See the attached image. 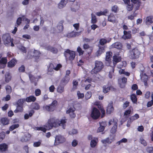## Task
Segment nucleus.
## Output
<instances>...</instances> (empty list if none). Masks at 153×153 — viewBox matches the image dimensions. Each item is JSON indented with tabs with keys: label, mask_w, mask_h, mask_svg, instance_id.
Wrapping results in <instances>:
<instances>
[{
	"label": "nucleus",
	"mask_w": 153,
	"mask_h": 153,
	"mask_svg": "<svg viewBox=\"0 0 153 153\" xmlns=\"http://www.w3.org/2000/svg\"><path fill=\"white\" fill-rule=\"evenodd\" d=\"M36 129L37 130L41 131L45 133L46 131V130H47V128L45 127H36Z\"/></svg>",
	"instance_id": "nucleus-42"
},
{
	"label": "nucleus",
	"mask_w": 153,
	"mask_h": 153,
	"mask_svg": "<svg viewBox=\"0 0 153 153\" xmlns=\"http://www.w3.org/2000/svg\"><path fill=\"white\" fill-rule=\"evenodd\" d=\"M25 67L24 65H22L19 68V70L20 72H23L25 71Z\"/></svg>",
	"instance_id": "nucleus-62"
},
{
	"label": "nucleus",
	"mask_w": 153,
	"mask_h": 153,
	"mask_svg": "<svg viewBox=\"0 0 153 153\" xmlns=\"http://www.w3.org/2000/svg\"><path fill=\"white\" fill-rule=\"evenodd\" d=\"M5 135L4 132H2L0 133V142L4 138Z\"/></svg>",
	"instance_id": "nucleus-59"
},
{
	"label": "nucleus",
	"mask_w": 153,
	"mask_h": 153,
	"mask_svg": "<svg viewBox=\"0 0 153 153\" xmlns=\"http://www.w3.org/2000/svg\"><path fill=\"white\" fill-rule=\"evenodd\" d=\"M94 139L91 140L90 142V146L92 148H94L96 146L98 141L97 138H94Z\"/></svg>",
	"instance_id": "nucleus-22"
},
{
	"label": "nucleus",
	"mask_w": 153,
	"mask_h": 153,
	"mask_svg": "<svg viewBox=\"0 0 153 153\" xmlns=\"http://www.w3.org/2000/svg\"><path fill=\"white\" fill-rule=\"evenodd\" d=\"M114 67H112V69L109 72V74H108V76L111 79L112 77L113 74L114 73Z\"/></svg>",
	"instance_id": "nucleus-51"
},
{
	"label": "nucleus",
	"mask_w": 153,
	"mask_h": 153,
	"mask_svg": "<svg viewBox=\"0 0 153 153\" xmlns=\"http://www.w3.org/2000/svg\"><path fill=\"white\" fill-rule=\"evenodd\" d=\"M141 79L142 82H144L145 86H147L148 85V76L146 74H140Z\"/></svg>",
	"instance_id": "nucleus-17"
},
{
	"label": "nucleus",
	"mask_w": 153,
	"mask_h": 153,
	"mask_svg": "<svg viewBox=\"0 0 153 153\" xmlns=\"http://www.w3.org/2000/svg\"><path fill=\"white\" fill-rule=\"evenodd\" d=\"M77 133V131L76 129H73L71 131L69 132V133L70 134H76Z\"/></svg>",
	"instance_id": "nucleus-63"
},
{
	"label": "nucleus",
	"mask_w": 153,
	"mask_h": 153,
	"mask_svg": "<svg viewBox=\"0 0 153 153\" xmlns=\"http://www.w3.org/2000/svg\"><path fill=\"white\" fill-rule=\"evenodd\" d=\"M100 111L96 108L93 107L91 114V117L94 120H97L99 118L100 116Z\"/></svg>",
	"instance_id": "nucleus-7"
},
{
	"label": "nucleus",
	"mask_w": 153,
	"mask_h": 153,
	"mask_svg": "<svg viewBox=\"0 0 153 153\" xmlns=\"http://www.w3.org/2000/svg\"><path fill=\"white\" fill-rule=\"evenodd\" d=\"M42 140H39L38 141L35 142L33 143V146L34 147H38L40 146Z\"/></svg>",
	"instance_id": "nucleus-39"
},
{
	"label": "nucleus",
	"mask_w": 153,
	"mask_h": 153,
	"mask_svg": "<svg viewBox=\"0 0 153 153\" xmlns=\"http://www.w3.org/2000/svg\"><path fill=\"white\" fill-rule=\"evenodd\" d=\"M65 3L63 2L62 1H60V2L59 3L58 5V7L59 8H62L64 7L66 4L65 3Z\"/></svg>",
	"instance_id": "nucleus-53"
},
{
	"label": "nucleus",
	"mask_w": 153,
	"mask_h": 153,
	"mask_svg": "<svg viewBox=\"0 0 153 153\" xmlns=\"http://www.w3.org/2000/svg\"><path fill=\"white\" fill-rule=\"evenodd\" d=\"M23 53H26L28 51L27 56L25 58V60H28L34 58L35 61L38 62L41 55V53L40 51L35 50L34 48H19Z\"/></svg>",
	"instance_id": "nucleus-1"
},
{
	"label": "nucleus",
	"mask_w": 153,
	"mask_h": 153,
	"mask_svg": "<svg viewBox=\"0 0 153 153\" xmlns=\"http://www.w3.org/2000/svg\"><path fill=\"white\" fill-rule=\"evenodd\" d=\"M9 121L10 120L7 118L3 117L1 119V123L4 126L8 125Z\"/></svg>",
	"instance_id": "nucleus-25"
},
{
	"label": "nucleus",
	"mask_w": 153,
	"mask_h": 153,
	"mask_svg": "<svg viewBox=\"0 0 153 153\" xmlns=\"http://www.w3.org/2000/svg\"><path fill=\"white\" fill-rule=\"evenodd\" d=\"M31 108L33 110H38L40 108V106L38 103L35 102L32 103L30 105Z\"/></svg>",
	"instance_id": "nucleus-19"
},
{
	"label": "nucleus",
	"mask_w": 153,
	"mask_h": 153,
	"mask_svg": "<svg viewBox=\"0 0 153 153\" xmlns=\"http://www.w3.org/2000/svg\"><path fill=\"white\" fill-rule=\"evenodd\" d=\"M114 110L112 103H109L106 109V113L107 114H110L113 112Z\"/></svg>",
	"instance_id": "nucleus-14"
},
{
	"label": "nucleus",
	"mask_w": 153,
	"mask_h": 153,
	"mask_svg": "<svg viewBox=\"0 0 153 153\" xmlns=\"http://www.w3.org/2000/svg\"><path fill=\"white\" fill-rule=\"evenodd\" d=\"M112 56V52L109 51L106 53L105 57V60L108 61L110 65V63L111 62V57Z\"/></svg>",
	"instance_id": "nucleus-18"
},
{
	"label": "nucleus",
	"mask_w": 153,
	"mask_h": 153,
	"mask_svg": "<svg viewBox=\"0 0 153 153\" xmlns=\"http://www.w3.org/2000/svg\"><path fill=\"white\" fill-rule=\"evenodd\" d=\"M108 21L113 23L117 22V19L116 15L112 13H110L108 16Z\"/></svg>",
	"instance_id": "nucleus-10"
},
{
	"label": "nucleus",
	"mask_w": 153,
	"mask_h": 153,
	"mask_svg": "<svg viewBox=\"0 0 153 153\" xmlns=\"http://www.w3.org/2000/svg\"><path fill=\"white\" fill-rule=\"evenodd\" d=\"M127 140L126 138H123L117 142L116 143V144L117 145H120L121 143H126L127 142Z\"/></svg>",
	"instance_id": "nucleus-43"
},
{
	"label": "nucleus",
	"mask_w": 153,
	"mask_h": 153,
	"mask_svg": "<svg viewBox=\"0 0 153 153\" xmlns=\"http://www.w3.org/2000/svg\"><path fill=\"white\" fill-rule=\"evenodd\" d=\"M131 99L134 103H136L137 102V98L135 94H132L131 96Z\"/></svg>",
	"instance_id": "nucleus-40"
},
{
	"label": "nucleus",
	"mask_w": 153,
	"mask_h": 153,
	"mask_svg": "<svg viewBox=\"0 0 153 153\" xmlns=\"http://www.w3.org/2000/svg\"><path fill=\"white\" fill-rule=\"evenodd\" d=\"M102 92L104 94L107 93L109 92L110 90L115 91L116 90V88L109 83L104 85L102 86Z\"/></svg>",
	"instance_id": "nucleus-8"
},
{
	"label": "nucleus",
	"mask_w": 153,
	"mask_h": 153,
	"mask_svg": "<svg viewBox=\"0 0 153 153\" xmlns=\"http://www.w3.org/2000/svg\"><path fill=\"white\" fill-rule=\"evenodd\" d=\"M92 96L91 92V91H88L85 95V98L86 100L90 99Z\"/></svg>",
	"instance_id": "nucleus-44"
},
{
	"label": "nucleus",
	"mask_w": 153,
	"mask_h": 153,
	"mask_svg": "<svg viewBox=\"0 0 153 153\" xmlns=\"http://www.w3.org/2000/svg\"><path fill=\"white\" fill-rule=\"evenodd\" d=\"M131 37V31H127L124 30L123 31V35L122 36V38L126 40L127 39H130Z\"/></svg>",
	"instance_id": "nucleus-12"
},
{
	"label": "nucleus",
	"mask_w": 153,
	"mask_h": 153,
	"mask_svg": "<svg viewBox=\"0 0 153 153\" xmlns=\"http://www.w3.org/2000/svg\"><path fill=\"white\" fill-rule=\"evenodd\" d=\"M95 67L93 68L91 73L93 74H96L100 72L104 67L103 63L101 61L96 60L95 62Z\"/></svg>",
	"instance_id": "nucleus-3"
},
{
	"label": "nucleus",
	"mask_w": 153,
	"mask_h": 153,
	"mask_svg": "<svg viewBox=\"0 0 153 153\" xmlns=\"http://www.w3.org/2000/svg\"><path fill=\"white\" fill-rule=\"evenodd\" d=\"M2 39L5 45L8 44L11 42V37L9 34H6L3 35Z\"/></svg>",
	"instance_id": "nucleus-11"
},
{
	"label": "nucleus",
	"mask_w": 153,
	"mask_h": 153,
	"mask_svg": "<svg viewBox=\"0 0 153 153\" xmlns=\"http://www.w3.org/2000/svg\"><path fill=\"white\" fill-rule=\"evenodd\" d=\"M79 35V33L76 32L74 31H72L70 33H67L66 35L68 38H71L75 36Z\"/></svg>",
	"instance_id": "nucleus-27"
},
{
	"label": "nucleus",
	"mask_w": 153,
	"mask_h": 153,
	"mask_svg": "<svg viewBox=\"0 0 153 153\" xmlns=\"http://www.w3.org/2000/svg\"><path fill=\"white\" fill-rule=\"evenodd\" d=\"M62 23V22H59L57 26V27L59 30V32H61L63 30V27Z\"/></svg>",
	"instance_id": "nucleus-47"
},
{
	"label": "nucleus",
	"mask_w": 153,
	"mask_h": 153,
	"mask_svg": "<svg viewBox=\"0 0 153 153\" xmlns=\"http://www.w3.org/2000/svg\"><path fill=\"white\" fill-rule=\"evenodd\" d=\"M97 22V19L96 16L93 13L91 14V23L93 24L96 23Z\"/></svg>",
	"instance_id": "nucleus-33"
},
{
	"label": "nucleus",
	"mask_w": 153,
	"mask_h": 153,
	"mask_svg": "<svg viewBox=\"0 0 153 153\" xmlns=\"http://www.w3.org/2000/svg\"><path fill=\"white\" fill-rule=\"evenodd\" d=\"M77 95L78 99H82L84 97V94L83 93H81L79 91H77Z\"/></svg>",
	"instance_id": "nucleus-58"
},
{
	"label": "nucleus",
	"mask_w": 153,
	"mask_h": 153,
	"mask_svg": "<svg viewBox=\"0 0 153 153\" xmlns=\"http://www.w3.org/2000/svg\"><path fill=\"white\" fill-rule=\"evenodd\" d=\"M11 79V76L9 74H7L5 76V81L7 82H9Z\"/></svg>",
	"instance_id": "nucleus-56"
},
{
	"label": "nucleus",
	"mask_w": 153,
	"mask_h": 153,
	"mask_svg": "<svg viewBox=\"0 0 153 153\" xmlns=\"http://www.w3.org/2000/svg\"><path fill=\"white\" fill-rule=\"evenodd\" d=\"M121 56H117L114 55L113 56V61L114 64V66L112 67H115L117 63L121 61Z\"/></svg>",
	"instance_id": "nucleus-15"
},
{
	"label": "nucleus",
	"mask_w": 153,
	"mask_h": 153,
	"mask_svg": "<svg viewBox=\"0 0 153 153\" xmlns=\"http://www.w3.org/2000/svg\"><path fill=\"white\" fill-rule=\"evenodd\" d=\"M111 10L115 13H117L119 10L118 7L117 5H114L111 7Z\"/></svg>",
	"instance_id": "nucleus-34"
},
{
	"label": "nucleus",
	"mask_w": 153,
	"mask_h": 153,
	"mask_svg": "<svg viewBox=\"0 0 153 153\" xmlns=\"http://www.w3.org/2000/svg\"><path fill=\"white\" fill-rule=\"evenodd\" d=\"M153 105V100H151L150 101H149L147 103V107H149L152 106Z\"/></svg>",
	"instance_id": "nucleus-64"
},
{
	"label": "nucleus",
	"mask_w": 153,
	"mask_h": 153,
	"mask_svg": "<svg viewBox=\"0 0 153 153\" xmlns=\"http://www.w3.org/2000/svg\"><path fill=\"white\" fill-rule=\"evenodd\" d=\"M19 126V125L18 124H15L12 125L9 127V130L10 131H12L14 129L18 128Z\"/></svg>",
	"instance_id": "nucleus-37"
},
{
	"label": "nucleus",
	"mask_w": 153,
	"mask_h": 153,
	"mask_svg": "<svg viewBox=\"0 0 153 153\" xmlns=\"http://www.w3.org/2000/svg\"><path fill=\"white\" fill-rule=\"evenodd\" d=\"M108 10L105 9L103 11H100L97 12L96 13V14L98 16H100L102 15H106V14L108 13Z\"/></svg>",
	"instance_id": "nucleus-28"
},
{
	"label": "nucleus",
	"mask_w": 153,
	"mask_h": 153,
	"mask_svg": "<svg viewBox=\"0 0 153 153\" xmlns=\"http://www.w3.org/2000/svg\"><path fill=\"white\" fill-rule=\"evenodd\" d=\"M23 106L17 105L16 108L14 111L15 113L22 112L23 111Z\"/></svg>",
	"instance_id": "nucleus-32"
},
{
	"label": "nucleus",
	"mask_w": 153,
	"mask_h": 153,
	"mask_svg": "<svg viewBox=\"0 0 153 153\" xmlns=\"http://www.w3.org/2000/svg\"><path fill=\"white\" fill-rule=\"evenodd\" d=\"M117 120L116 122L115 121V123L114 125V126L111 128V133L114 134L117 131Z\"/></svg>",
	"instance_id": "nucleus-31"
},
{
	"label": "nucleus",
	"mask_w": 153,
	"mask_h": 153,
	"mask_svg": "<svg viewBox=\"0 0 153 153\" xmlns=\"http://www.w3.org/2000/svg\"><path fill=\"white\" fill-rule=\"evenodd\" d=\"M26 101L25 99H19L17 102V105L23 106L24 102Z\"/></svg>",
	"instance_id": "nucleus-35"
},
{
	"label": "nucleus",
	"mask_w": 153,
	"mask_h": 153,
	"mask_svg": "<svg viewBox=\"0 0 153 153\" xmlns=\"http://www.w3.org/2000/svg\"><path fill=\"white\" fill-rule=\"evenodd\" d=\"M5 89L7 94H10L12 92V88L11 87L7 85L6 86Z\"/></svg>",
	"instance_id": "nucleus-52"
},
{
	"label": "nucleus",
	"mask_w": 153,
	"mask_h": 153,
	"mask_svg": "<svg viewBox=\"0 0 153 153\" xmlns=\"http://www.w3.org/2000/svg\"><path fill=\"white\" fill-rule=\"evenodd\" d=\"M65 139L64 137L61 135H56L55 137L54 144L57 145L63 143L65 141Z\"/></svg>",
	"instance_id": "nucleus-9"
},
{
	"label": "nucleus",
	"mask_w": 153,
	"mask_h": 153,
	"mask_svg": "<svg viewBox=\"0 0 153 153\" xmlns=\"http://www.w3.org/2000/svg\"><path fill=\"white\" fill-rule=\"evenodd\" d=\"M104 123H105L103 121L100 122V126L98 128L97 130V132H102L104 131L105 129L104 125V126H102V124H104Z\"/></svg>",
	"instance_id": "nucleus-30"
},
{
	"label": "nucleus",
	"mask_w": 153,
	"mask_h": 153,
	"mask_svg": "<svg viewBox=\"0 0 153 153\" xmlns=\"http://www.w3.org/2000/svg\"><path fill=\"white\" fill-rule=\"evenodd\" d=\"M114 48H120L122 47V44L119 42H117L112 45Z\"/></svg>",
	"instance_id": "nucleus-36"
},
{
	"label": "nucleus",
	"mask_w": 153,
	"mask_h": 153,
	"mask_svg": "<svg viewBox=\"0 0 153 153\" xmlns=\"http://www.w3.org/2000/svg\"><path fill=\"white\" fill-rule=\"evenodd\" d=\"M30 80L31 83H33L34 81H36V78H35L33 76L31 75L29 76Z\"/></svg>",
	"instance_id": "nucleus-61"
},
{
	"label": "nucleus",
	"mask_w": 153,
	"mask_h": 153,
	"mask_svg": "<svg viewBox=\"0 0 153 153\" xmlns=\"http://www.w3.org/2000/svg\"><path fill=\"white\" fill-rule=\"evenodd\" d=\"M7 62V60L6 57H2L0 60V64L5 65Z\"/></svg>",
	"instance_id": "nucleus-45"
},
{
	"label": "nucleus",
	"mask_w": 153,
	"mask_h": 153,
	"mask_svg": "<svg viewBox=\"0 0 153 153\" xmlns=\"http://www.w3.org/2000/svg\"><path fill=\"white\" fill-rule=\"evenodd\" d=\"M41 91L39 88L36 89L35 91V94L36 96H38L41 94Z\"/></svg>",
	"instance_id": "nucleus-55"
},
{
	"label": "nucleus",
	"mask_w": 153,
	"mask_h": 153,
	"mask_svg": "<svg viewBox=\"0 0 153 153\" xmlns=\"http://www.w3.org/2000/svg\"><path fill=\"white\" fill-rule=\"evenodd\" d=\"M8 146L5 143L0 144V152L3 153L7 151L8 150Z\"/></svg>",
	"instance_id": "nucleus-13"
},
{
	"label": "nucleus",
	"mask_w": 153,
	"mask_h": 153,
	"mask_svg": "<svg viewBox=\"0 0 153 153\" xmlns=\"http://www.w3.org/2000/svg\"><path fill=\"white\" fill-rule=\"evenodd\" d=\"M136 13H134L133 15H131L128 16V19L131 20L134 19V17L136 16Z\"/></svg>",
	"instance_id": "nucleus-60"
},
{
	"label": "nucleus",
	"mask_w": 153,
	"mask_h": 153,
	"mask_svg": "<svg viewBox=\"0 0 153 153\" xmlns=\"http://www.w3.org/2000/svg\"><path fill=\"white\" fill-rule=\"evenodd\" d=\"M59 119L55 117H50L44 126L47 128L48 130H49L53 128L59 126Z\"/></svg>",
	"instance_id": "nucleus-2"
},
{
	"label": "nucleus",
	"mask_w": 153,
	"mask_h": 153,
	"mask_svg": "<svg viewBox=\"0 0 153 153\" xmlns=\"http://www.w3.org/2000/svg\"><path fill=\"white\" fill-rule=\"evenodd\" d=\"M133 8V4H130V3L128 5H127V9L129 11H131Z\"/></svg>",
	"instance_id": "nucleus-57"
},
{
	"label": "nucleus",
	"mask_w": 153,
	"mask_h": 153,
	"mask_svg": "<svg viewBox=\"0 0 153 153\" xmlns=\"http://www.w3.org/2000/svg\"><path fill=\"white\" fill-rule=\"evenodd\" d=\"M64 54L66 59H68L71 61L74 60L75 56V52L68 49L65 51Z\"/></svg>",
	"instance_id": "nucleus-5"
},
{
	"label": "nucleus",
	"mask_w": 153,
	"mask_h": 153,
	"mask_svg": "<svg viewBox=\"0 0 153 153\" xmlns=\"http://www.w3.org/2000/svg\"><path fill=\"white\" fill-rule=\"evenodd\" d=\"M25 99L26 101L28 102H34L36 100V98L33 95H31L27 97Z\"/></svg>",
	"instance_id": "nucleus-20"
},
{
	"label": "nucleus",
	"mask_w": 153,
	"mask_h": 153,
	"mask_svg": "<svg viewBox=\"0 0 153 153\" xmlns=\"http://www.w3.org/2000/svg\"><path fill=\"white\" fill-rule=\"evenodd\" d=\"M70 79V76H65L61 80V82L63 84L68 83Z\"/></svg>",
	"instance_id": "nucleus-29"
},
{
	"label": "nucleus",
	"mask_w": 153,
	"mask_h": 153,
	"mask_svg": "<svg viewBox=\"0 0 153 153\" xmlns=\"http://www.w3.org/2000/svg\"><path fill=\"white\" fill-rule=\"evenodd\" d=\"M140 142L144 146H147V143L146 141L142 137H141L140 138Z\"/></svg>",
	"instance_id": "nucleus-50"
},
{
	"label": "nucleus",
	"mask_w": 153,
	"mask_h": 153,
	"mask_svg": "<svg viewBox=\"0 0 153 153\" xmlns=\"http://www.w3.org/2000/svg\"><path fill=\"white\" fill-rule=\"evenodd\" d=\"M153 22V17L152 16H149L146 17V23L147 25H151Z\"/></svg>",
	"instance_id": "nucleus-26"
},
{
	"label": "nucleus",
	"mask_w": 153,
	"mask_h": 153,
	"mask_svg": "<svg viewBox=\"0 0 153 153\" xmlns=\"http://www.w3.org/2000/svg\"><path fill=\"white\" fill-rule=\"evenodd\" d=\"M54 67L53 64L52 63H50L48 69V72L53 71V70L54 69Z\"/></svg>",
	"instance_id": "nucleus-41"
},
{
	"label": "nucleus",
	"mask_w": 153,
	"mask_h": 153,
	"mask_svg": "<svg viewBox=\"0 0 153 153\" xmlns=\"http://www.w3.org/2000/svg\"><path fill=\"white\" fill-rule=\"evenodd\" d=\"M139 118V116L138 114H136L134 116H131L129 118V120L128 121V123H131L133 121L137 120Z\"/></svg>",
	"instance_id": "nucleus-23"
},
{
	"label": "nucleus",
	"mask_w": 153,
	"mask_h": 153,
	"mask_svg": "<svg viewBox=\"0 0 153 153\" xmlns=\"http://www.w3.org/2000/svg\"><path fill=\"white\" fill-rule=\"evenodd\" d=\"M119 73H120L121 74H124L128 76H129L130 75V74L129 72H126L123 69H121L120 70Z\"/></svg>",
	"instance_id": "nucleus-38"
},
{
	"label": "nucleus",
	"mask_w": 153,
	"mask_h": 153,
	"mask_svg": "<svg viewBox=\"0 0 153 153\" xmlns=\"http://www.w3.org/2000/svg\"><path fill=\"white\" fill-rule=\"evenodd\" d=\"M64 88L63 86L59 85L58 86L57 88V91L60 93H62L64 91Z\"/></svg>",
	"instance_id": "nucleus-49"
},
{
	"label": "nucleus",
	"mask_w": 153,
	"mask_h": 153,
	"mask_svg": "<svg viewBox=\"0 0 153 153\" xmlns=\"http://www.w3.org/2000/svg\"><path fill=\"white\" fill-rule=\"evenodd\" d=\"M131 112V110L130 109L127 110L125 111L124 113V116H125L126 117H128Z\"/></svg>",
	"instance_id": "nucleus-46"
},
{
	"label": "nucleus",
	"mask_w": 153,
	"mask_h": 153,
	"mask_svg": "<svg viewBox=\"0 0 153 153\" xmlns=\"http://www.w3.org/2000/svg\"><path fill=\"white\" fill-rule=\"evenodd\" d=\"M16 62V60L15 59H13L8 62L7 66L10 68H12L14 66Z\"/></svg>",
	"instance_id": "nucleus-21"
},
{
	"label": "nucleus",
	"mask_w": 153,
	"mask_h": 153,
	"mask_svg": "<svg viewBox=\"0 0 153 153\" xmlns=\"http://www.w3.org/2000/svg\"><path fill=\"white\" fill-rule=\"evenodd\" d=\"M59 126H62L63 128L65 129L66 126L65 124L67 122L66 119H62L60 121L59 119Z\"/></svg>",
	"instance_id": "nucleus-24"
},
{
	"label": "nucleus",
	"mask_w": 153,
	"mask_h": 153,
	"mask_svg": "<svg viewBox=\"0 0 153 153\" xmlns=\"http://www.w3.org/2000/svg\"><path fill=\"white\" fill-rule=\"evenodd\" d=\"M101 142L103 144H106L107 143H111L110 141V139L109 137L105 139L102 140Z\"/></svg>",
	"instance_id": "nucleus-54"
},
{
	"label": "nucleus",
	"mask_w": 153,
	"mask_h": 153,
	"mask_svg": "<svg viewBox=\"0 0 153 153\" xmlns=\"http://www.w3.org/2000/svg\"><path fill=\"white\" fill-rule=\"evenodd\" d=\"M140 54V52L137 48H133L130 51L129 57L131 59L138 58Z\"/></svg>",
	"instance_id": "nucleus-6"
},
{
	"label": "nucleus",
	"mask_w": 153,
	"mask_h": 153,
	"mask_svg": "<svg viewBox=\"0 0 153 153\" xmlns=\"http://www.w3.org/2000/svg\"><path fill=\"white\" fill-rule=\"evenodd\" d=\"M109 41H107L106 39H100L99 42L101 45H104L107 42H109Z\"/></svg>",
	"instance_id": "nucleus-48"
},
{
	"label": "nucleus",
	"mask_w": 153,
	"mask_h": 153,
	"mask_svg": "<svg viewBox=\"0 0 153 153\" xmlns=\"http://www.w3.org/2000/svg\"><path fill=\"white\" fill-rule=\"evenodd\" d=\"M57 103V101L54 100L50 104L44 106L43 107V109L48 112L53 111L55 110Z\"/></svg>",
	"instance_id": "nucleus-4"
},
{
	"label": "nucleus",
	"mask_w": 153,
	"mask_h": 153,
	"mask_svg": "<svg viewBox=\"0 0 153 153\" xmlns=\"http://www.w3.org/2000/svg\"><path fill=\"white\" fill-rule=\"evenodd\" d=\"M74 109L70 108L66 111V113L70 114V117L72 118H74L76 116V114L74 112Z\"/></svg>",
	"instance_id": "nucleus-16"
}]
</instances>
